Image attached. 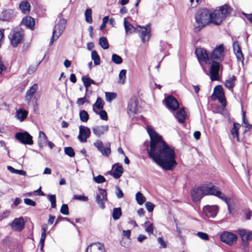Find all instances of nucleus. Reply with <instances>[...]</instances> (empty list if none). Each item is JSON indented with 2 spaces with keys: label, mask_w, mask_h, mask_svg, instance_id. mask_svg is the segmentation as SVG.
<instances>
[{
  "label": "nucleus",
  "mask_w": 252,
  "mask_h": 252,
  "mask_svg": "<svg viewBox=\"0 0 252 252\" xmlns=\"http://www.w3.org/2000/svg\"><path fill=\"white\" fill-rule=\"evenodd\" d=\"M11 17V13L7 10L3 11L0 14V19L2 21H8Z\"/></svg>",
  "instance_id": "41"
},
{
  "label": "nucleus",
  "mask_w": 252,
  "mask_h": 252,
  "mask_svg": "<svg viewBox=\"0 0 252 252\" xmlns=\"http://www.w3.org/2000/svg\"><path fill=\"white\" fill-rule=\"evenodd\" d=\"M64 153L70 157H73L75 155V152L73 148L70 147H65L64 148Z\"/></svg>",
  "instance_id": "50"
},
{
  "label": "nucleus",
  "mask_w": 252,
  "mask_h": 252,
  "mask_svg": "<svg viewBox=\"0 0 252 252\" xmlns=\"http://www.w3.org/2000/svg\"><path fill=\"white\" fill-rule=\"evenodd\" d=\"M115 193L118 198H121L124 196V194L122 189L118 186H116L115 187Z\"/></svg>",
  "instance_id": "52"
},
{
  "label": "nucleus",
  "mask_w": 252,
  "mask_h": 252,
  "mask_svg": "<svg viewBox=\"0 0 252 252\" xmlns=\"http://www.w3.org/2000/svg\"><path fill=\"white\" fill-rule=\"evenodd\" d=\"M62 16L63 15L62 13H60L59 15L58 18L59 19V21L55 25L53 31V32H54V34H55V33L57 34V36H60L65 28L66 20L63 18Z\"/></svg>",
  "instance_id": "8"
},
{
  "label": "nucleus",
  "mask_w": 252,
  "mask_h": 252,
  "mask_svg": "<svg viewBox=\"0 0 252 252\" xmlns=\"http://www.w3.org/2000/svg\"><path fill=\"white\" fill-rule=\"evenodd\" d=\"M38 89L37 84H34L26 93L25 100L29 104Z\"/></svg>",
  "instance_id": "26"
},
{
  "label": "nucleus",
  "mask_w": 252,
  "mask_h": 252,
  "mask_svg": "<svg viewBox=\"0 0 252 252\" xmlns=\"http://www.w3.org/2000/svg\"><path fill=\"white\" fill-rule=\"evenodd\" d=\"M38 64H35L34 65H31L29 67L28 69V73L32 74L37 69Z\"/></svg>",
  "instance_id": "62"
},
{
  "label": "nucleus",
  "mask_w": 252,
  "mask_h": 252,
  "mask_svg": "<svg viewBox=\"0 0 252 252\" xmlns=\"http://www.w3.org/2000/svg\"><path fill=\"white\" fill-rule=\"evenodd\" d=\"M28 114L27 111L20 109L17 110L15 117L20 122H23L27 118Z\"/></svg>",
  "instance_id": "34"
},
{
  "label": "nucleus",
  "mask_w": 252,
  "mask_h": 252,
  "mask_svg": "<svg viewBox=\"0 0 252 252\" xmlns=\"http://www.w3.org/2000/svg\"><path fill=\"white\" fill-rule=\"evenodd\" d=\"M80 120L84 123L87 122L89 118V115L88 112L84 110H81L79 113Z\"/></svg>",
  "instance_id": "42"
},
{
  "label": "nucleus",
  "mask_w": 252,
  "mask_h": 252,
  "mask_svg": "<svg viewBox=\"0 0 252 252\" xmlns=\"http://www.w3.org/2000/svg\"><path fill=\"white\" fill-rule=\"evenodd\" d=\"M108 20H109V16H105L103 18V19H102V23L101 25V26H100V30H104L105 28V27H106V24L108 22Z\"/></svg>",
  "instance_id": "58"
},
{
  "label": "nucleus",
  "mask_w": 252,
  "mask_h": 252,
  "mask_svg": "<svg viewBox=\"0 0 252 252\" xmlns=\"http://www.w3.org/2000/svg\"><path fill=\"white\" fill-rule=\"evenodd\" d=\"M73 199L85 202L87 201L88 200V198L87 196L78 194L74 195L73 197Z\"/></svg>",
  "instance_id": "53"
},
{
  "label": "nucleus",
  "mask_w": 252,
  "mask_h": 252,
  "mask_svg": "<svg viewBox=\"0 0 252 252\" xmlns=\"http://www.w3.org/2000/svg\"><path fill=\"white\" fill-rule=\"evenodd\" d=\"M48 199L50 201L51 204V207L52 208H55L56 207V197L55 195H48Z\"/></svg>",
  "instance_id": "49"
},
{
  "label": "nucleus",
  "mask_w": 252,
  "mask_h": 252,
  "mask_svg": "<svg viewBox=\"0 0 252 252\" xmlns=\"http://www.w3.org/2000/svg\"><path fill=\"white\" fill-rule=\"evenodd\" d=\"M143 226L144 227L145 231L147 232L149 235H150L153 233V231L155 227L153 223L149 221H146L143 224Z\"/></svg>",
  "instance_id": "36"
},
{
  "label": "nucleus",
  "mask_w": 252,
  "mask_h": 252,
  "mask_svg": "<svg viewBox=\"0 0 252 252\" xmlns=\"http://www.w3.org/2000/svg\"><path fill=\"white\" fill-rule=\"evenodd\" d=\"M243 126H245L246 130H249L252 128V125L249 124L248 120L246 118V112H243Z\"/></svg>",
  "instance_id": "48"
},
{
  "label": "nucleus",
  "mask_w": 252,
  "mask_h": 252,
  "mask_svg": "<svg viewBox=\"0 0 252 252\" xmlns=\"http://www.w3.org/2000/svg\"><path fill=\"white\" fill-rule=\"evenodd\" d=\"M91 57L92 60L94 61V64L95 65L100 64V57L95 50H93L92 52Z\"/></svg>",
  "instance_id": "39"
},
{
  "label": "nucleus",
  "mask_w": 252,
  "mask_h": 252,
  "mask_svg": "<svg viewBox=\"0 0 252 252\" xmlns=\"http://www.w3.org/2000/svg\"><path fill=\"white\" fill-rule=\"evenodd\" d=\"M46 233L41 234L40 240V249L41 251H43L44 242L46 238Z\"/></svg>",
  "instance_id": "59"
},
{
  "label": "nucleus",
  "mask_w": 252,
  "mask_h": 252,
  "mask_svg": "<svg viewBox=\"0 0 252 252\" xmlns=\"http://www.w3.org/2000/svg\"><path fill=\"white\" fill-rule=\"evenodd\" d=\"M145 205L147 210L149 212H152L153 211L155 207L154 204L150 202H147L145 203Z\"/></svg>",
  "instance_id": "56"
},
{
  "label": "nucleus",
  "mask_w": 252,
  "mask_h": 252,
  "mask_svg": "<svg viewBox=\"0 0 252 252\" xmlns=\"http://www.w3.org/2000/svg\"><path fill=\"white\" fill-rule=\"evenodd\" d=\"M61 213L64 215H67L69 214L68 207L67 204H63L61 208Z\"/></svg>",
  "instance_id": "54"
},
{
  "label": "nucleus",
  "mask_w": 252,
  "mask_h": 252,
  "mask_svg": "<svg viewBox=\"0 0 252 252\" xmlns=\"http://www.w3.org/2000/svg\"><path fill=\"white\" fill-rule=\"evenodd\" d=\"M235 80L236 78L234 75L229 77L224 82L225 87L229 90L232 89L234 86Z\"/></svg>",
  "instance_id": "37"
},
{
  "label": "nucleus",
  "mask_w": 252,
  "mask_h": 252,
  "mask_svg": "<svg viewBox=\"0 0 252 252\" xmlns=\"http://www.w3.org/2000/svg\"><path fill=\"white\" fill-rule=\"evenodd\" d=\"M100 118L103 120H106L107 119V115L104 110H101L99 112Z\"/></svg>",
  "instance_id": "63"
},
{
  "label": "nucleus",
  "mask_w": 252,
  "mask_h": 252,
  "mask_svg": "<svg viewBox=\"0 0 252 252\" xmlns=\"http://www.w3.org/2000/svg\"><path fill=\"white\" fill-rule=\"evenodd\" d=\"M165 102L167 107L172 110H176L179 108V104L178 101L172 95L169 96L166 98Z\"/></svg>",
  "instance_id": "17"
},
{
  "label": "nucleus",
  "mask_w": 252,
  "mask_h": 252,
  "mask_svg": "<svg viewBox=\"0 0 252 252\" xmlns=\"http://www.w3.org/2000/svg\"><path fill=\"white\" fill-rule=\"evenodd\" d=\"M19 8L23 13L28 14L30 11L31 5L27 1H23L20 3Z\"/></svg>",
  "instance_id": "33"
},
{
  "label": "nucleus",
  "mask_w": 252,
  "mask_h": 252,
  "mask_svg": "<svg viewBox=\"0 0 252 252\" xmlns=\"http://www.w3.org/2000/svg\"><path fill=\"white\" fill-rule=\"evenodd\" d=\"M109 129L108 126H96L92 127L93 133L97 137H100L101 135L107 131Z\"/></svg>",
  "instance_id": "24"
},
{
  "label": "nucleus",
  "mask_w": 252,
  "mask_h": 252,
  "mask_svg": "<svg viewBox=\"0 0 252 252\" xmlns=\"http://www.w3.org/2000/svg\"><path fill=\"white\" fill-rule=\"evenodd\" d=\"M87 101L86 97L85 96L78 98L76 103L78 106L83 105Z\"/></svg>",
  "instance_id": "60"
},
{
  "label": "nucleus",
  "mask_w": 252,
  "mask_h": 252,
  "mask_svg": "<svg viewBox=\"0 0 252 252\" xmlns=\"http://www.w3.org/2000/svg\"><path fill=\"white\" fill-rule=\"evenodd\" d=\"M220 239L222 242L232 246L236 243L237 236L230 232L225 231L220 235Z\"/></svg>",
  "instance_id": "5"
},
{
  "label": "nucleus",
  "mask_w": 252,
  "mask_h": 252,
  "mask_svg": "<svg viewBox=\"0 0 252 252\" xmlns=\"http://www.w3.org/2000/svg\"><path fill=\"white\" fill-rule=\"evenodd\" d=\"M138 110V100L135 97H133L129 100L127 106V113L132 117L137 114Z\"/></svg>",
  "instance_id": "9"
},
{
  "label": "nucleus",
  "mask_w": 252,
  "mask_h": 252,
  "mask_svg": "<svg viewBox=\"0 0 252 252\" xmlns=\"http://www.w3.org/2000/svg\"><path fill=\"white\" fill-rule=\"evenodd\" d=\"M207 195H214L225 201L229 208L227 197L225 194L220 191L217 187L211 184L202 185L193 189L191 191V196L194 201H198L203 196Z\"/></svg>",
  "instance_id": "2"
},
{
  "label": "nucleus",
  "mask_w": 252,
  "mask_h": 252,
  "mask_svg": "<svg viewBox=\"0 0 252 252\" xmlns=\"http://www.w3.org/2000/svg\"><path fill=\"white\" fill-rule=\"evenodd\" d=\"M103 100L101 97H98L95 102L93 105V111L96 114H98V112L95 110V108L99 110H102L103 108Z\"/></svg>",
  "instance_id": "32"
},
{
  "label": "nucleus",
  "mask_w": 252,
  "mask_h": 252,
  "mask_svg": "<svg viewBox=\"0 0 252 252\" xmlns=\"http://www.w3.org/2000/svg\"><path fill=\"white\" fill-rule=\"evenodd\" d=\"M7 169L12 173H15L21 175L25 176L26 172L23 170H18L14 168L13 167L10 166H7Z\"/></svg>",
  "instance_id": "46"
},
{
  "label": "nucleus",
  "mask_w": 252,
  "mask_h": 252,
  "mask_svg": "<svg viewBox=\"0 0 252 252\" xmlns=\"http://www.w3.org/2000/svg\"><path fill=\"white\" fill-rule=\"evenodd\" d=\"M233 51L236 55L238 61H241L242 63L244 62V56L238 41H235L233 45Z\"/></svg>",
  "instance_id": "22"
},
{
  "label": "nucleus",
  "mask_w": 252,
  "mask_h": 252,
  "mask_svg": "<svg viewBox=\"0 0 252 252\" xmlns=\"http://www.w3.org/2000/svg\"><path fill=\"white\" fill-rule=\"evenodd\" d=\"M220 63L213 61L210 68V78L212 81L218 80L219 79V72L220 69Z\"/></svg>",
  "instance_id": "15"
},
{
  "label": "nucleus",
  "mask_w": 252,
  "mask_h": 252,
  "mask_svg": "<svg viewBox=\"0 0 252 252\" xmlns=\"http://www.w3.org/2000/svg\"><path fill=\"white\" fill-rule=\"evenodd\" d=\"M24 203L27 205H30L32 206H34L35 205V202L29 198L24 199Z\"/></svg>",
  "instance_id": "61"
},
{
  "label": "nucleus",
  "mask_w": 252,
  "mask_h": 252,
  "mask_svg": "<svg viewBox=\"0 0 252 252\" xmlns=\"http://www.w3.org/2000/svg\"><path fill=\"white\" fill-rule=\"evenodd\" d=\"M47 139L48 138L45 133L43 131H39L37 142L38 145L40 148H43L47 144Z\"/></svg>",
  "instance_id": "27"
},
{
  "label": "nucleus",
  "mask_w": 252,
  "mask_h": 252,
  "mask_svg": "<svg viewBox=\"0 0 252 252\" xmlns=\"http://www.w3.org/2000/svg\"><path fill=\"white\" fill-rule=\"evenodd\" d=\"M138 28L140 29H137V32H138L142 41L143 43L147 42L151 36V28L150 25H147L146 26H138Z\"/></svg>",
  "instance_id": "7"
},
{
  "label": "nucleus",
  "mask_w": 252,
  "mask_h": 252,
  "mask_svg": "<svg viewBox=\"0 0 252 252\" xmlns=\"http://www.w3.org/2000/svg\"><path fill=\"white\" fill-rule=\"evenodd\" d=\"M210 15H211V23L217 25H220L224 19L221 14V11L218 9H216L212 13L210 12Z\"/></svg>",
  "instance_id": "16"
},
{
  "label": "nucleus",
  "mask_w": 252,
  "mask_h": 252,
  "mask_svg": "<svg viewBox=\"0 0 252 252\" xmlns=\"http://www.w3.org/2000/svg\"><path fill=\"white\" fill-rule=\"evenodd\" d=\"M150 137L147 153L155 162L165 170H172L177 165L174 148L169 146L151 126H147Z\"/></svg>",
  "instance_id": "1"
},
{
  "label": "nucleus",
  "mask_w": 252,
  "mask_h": 252,
  "mask_svg": "<svg viewBox=\"0 0 252 252\" xmlns=\"http://www.w3.org/2000/svg\"><path fill=\"white\" fill-rule=\"evenodd\" d=\"M187 117V115L184 109H182L177 111L175 115V117L177 119L178 121L181 123L184 122Z\"/></svg>",
  "instance_id": "31"
},
{
  "label": "nucleus",
  "mask_w": 252,
  "mask_h": 252,
  "mask_svg": "<svg viewBox=\"0 0 252 252\" xmlns=\"http://www.w3.org/2000/svg\"><path fill=\"white\" fill-rule=\"evenodd\" d=\"M197 235L201 239L204 240H208L209 239V236L207 234L202 232H198L197 233Z\"/></svg>",
  "instance_id": "57"
},
{
  "label": "nucleus",
  "mask_w": 252,
  "mask_h": 252,
  "mask_svg": "<svg viewBox=\"0 0 252 252\" xmlns=\"http://www.w3.org/2000/svg\"><path fill=\"white\" fill-rule=\"evenodd\" d=\"M82 80L83 82L84 85L86 89L89 87L91 84H95V82L89 77H82Z\"/></svg>",
  "instance_id": "40"
},
{
  "label": "nucleus",
  "mask_w": 252,
  "mask_h": 252,
  "mask_svg": "<svg viewBox=\"0 0 252 252\" xmlns=\"http://www.w3.org/2000/svg\"><path fill=\"white\" fill-rule=\"evenodd\" d=\"M112 60L113 62L116 64H120L123 62L122 58L116 54H113L112 55Z\"/></svg>",
  "instance_id": "51"
},
{
  "label": "nucleus",
  "mask_w": 252,
  "mask_h": 252,
  "mask_svg": "<svg viewBox=\"0 0 252 252\" xmlns=\"http://www.w3.org/2000/svg\"><path fill=\"white\" fill-rule=\"evenodd\" d=\"M158 241L160 244V245L162 246L163 248H166V243L162 238H161V237L158 238Z\"/></svg>",
  "instance_id": "64"
},
{
  "label": "nucleus",
  "mask_w": 252,
  "mask_h": 252,
  "mask_svg": "<svg viewBox=\"0 0 252 252\" xmlns=\"http://www.w3.org/2000/svg\"><path fill=\"white\" fill-rule=\"evenodd\" d=\"M224 56V47L222 45H220L217 46L213 50L211 55H210L211 60L222 61Z\"/></svg>",
  "instance_id": "13"
},
{
  "label": "nucleus",
  "mask_w": 252,
  "mask_h": 252,
  "mask_svg": "<svg viewBox=\"0 0 252 252\" xmlns=\"http://www.w3.org/2000/svg\"><path fill=\"white\" fill-rule=\"evenodd\" d=\"M94 181L97 183H102L105 182V178L102 175H98L96 177H94Z\"/></svg>",
  "instance_id": "55"
},
{
  "label": "nucleus",
  "mask_w": 252,
  "mask_h": 252,
  "mask_svg": "<svg viewBox=\"0 0 252 252\" xmlns=\"http://www.w3.org/2000/svg\"><path fill=\"white\" fill-rule=\"evenodd\" d=\"M136 200L137 202L139 205L143 204L146 201V198L143 194L140 192H138L135 195Z\"/></svg>",
  "instance_id": "43"
},
{
  "label": "nucleus",
  "mask_w": 252,
  "mask_h": 252,
  "mask_svg": "<svg viewBox=\"0 0 252 252\" xmlns=\"http://www.w3.org/2000/svg\"><path fill=\"white\" fill-rule=\"evenodd\" d=\"M90 135L91 130L89 127L82 125L79 126V132L77 138L80 142H86Z\"/></svg>",
  "instance_id": "12"
},
{
  "label": "nucleus",
  "mask_w": 252,
  "mask_h": 252,
  "mask_svg": "<svg viewBox=\"0 0 252 252\" xmlns=\"http://www.w3.org/2000/svg\"><path fill=\"white\" fill-rule=\"evenodd\" d=\"M94 145L103 155L105 156H108V155L110 154V149L108 148H105L102 142L100 140H96L94 143Z\"/></svg>",
  "instance_id": "25"
},
{
  "label": "nucleus",
  "mask_w": 252,
  "mask_h": 252,
  "mask_svg": "<svg viewBox=\"0 0 252 252\" xmlns=\"http://www.w3.org/2000/svg\"><path fill=\"white\" fill-rule=\"evenodd\" d=\"M126 69H122L120 72L119 75V82L120 84H124L126 78Z\"/></svg>",
  "instance_id": "45"
},
{
  "label": "nucleus",
  "mask_w": 252,
  "mask_h": 252,
  "mask_svg": "<svg viewBox=\"0 0 252 252\" xmlns=\"http://www.w3.org/2000/svg\"><path fill=\"white\" fill-rule=\"evenodd\" d=\"M214 93L220 103L224 106L225 105V99L222 86L220 85L216 86L214 89Z\"/></svg>",
  "instance_id": "19"
},
{
  "label": "nucleus",
  "mask_w": 252,
  "mask_h": 252,
  "mask_svg": "<svg viewBox=\"0 0 252 252\" xmlns=\"http://www.w3.org/2000/svg\"><path fill=\"white\" fill-rule=\"evenodd\" d=\"M210 11L207 9L199 10L195 15V22L193 24L195 31H200L204 27L211 23Z\"/></svg>",
  "instance_id": "3"
},
{
  "label": "nucleus",
  "mask_w": 252,
  "mask_h": 252,
  "mask_svg": "<svg viewBox=\"0 0 252 252\" xmlns=\"http://www.w3.org/2000/svg\"><path fill=\"white\" fill-rule=\"evenodd\" d=\"M218 10L221 11V14L224 19L229 16L232 11V8L227 5H224L219 7Z\"/></svg>",
  "instance_id": "29"
},
{
  "label": "nucleus",
  "mask_w": 252,
  "mask_h": 252,
  "mask_svg": "<svg viewBox=\"0 0 252 252\" xmlns=\"http://www.w3.org/2000/svg\"><path fill=\"white\" fill-rule=\"evenodd\" d=\"M195 54L200 64L202 63H210V55L207 53L206 50L201 48H198L195 50Z\"/></svg>",
  "instance_id": "6"
},
{
  "label": "nucleus",
  "mask_w": 252,
  "mask_h": 252,
  "mask_svg": "<svg viewBox=\"0 0 252 252\" xmlns=\"http://www.w3.org/2000/svg\"><path fill=\"white\" fill-rule=\"evenodd\" d=\"M86 252H104V248L100 243H93L87 247Z\"/></svg>",
  "instance_id": "21"
},
{
  "label": "nucleus",
  "mask_w": 252,
  "mask_h": 252,
  "mask_svg": "<svg viewBox=\"0 0 252 252\" xmlns=\"http://www.w3.org/2000/svg\"><path fill=\"white\" fill-rule=\"evenodd\" d=\"M219 211V207L217 205H207L203 207V213L207 217L215 218Z\"/></svg>",
  "instance_id": "14"
},
{
  "label": "nucleus",
  "mask_w": 252,
  "mask_h": 252,
  "mask_svg": "<svg viewBox=\"0 0 252 252\" xmlns=\"http://www.w3.org/2000/svg\"><path fill=\"white\" fill-rule=\"evenodd\" d=\"M21 24L28 28L32 29L35 24L34 19L31 17L26 16L23 19Z\"/></svg>",
  "instance_id": "28"
},
{
  "label": "nucleus",
  "mask_w": 252,
  "mask_h": 252,
  "mask_svg": "<svg viewBox=\"0 0 252 252\" xmlns=\"http://www.w3.org/2000/svg\"><path fill=\"white\" fill-rule=\"evenodd\" d=\"M99 44L103 49H107L109 48L108 41L104 37H101L99 38Z\"/></svg>",
  "instance_id": "44"
},
{
  "label": "nucleus",
  "mask_w": 252,
  "mask_h": 252,
  "mask_svg": "<svg viewBox=\"0 0 252 252\" xmlns=\"http://www.w3.org/2000/svg\"><path fill=\"white\" fill-rule=\"evenodd\" d=\"M24 226L25 222L22 217L15 219L11 224L12 229L18 231L22 230Z\"/></svg>",
  "instance_id": "20"
},
{
  "label": "nucleus",
  "mask_w": 252,
  "mask_h": 252,
  "mask_svg": "<svg viewBox=\"0 0 252 252\" xmlns=\"http://www.w3.org/2000/svg\"><path fill=\"white\" fill-rule=\"evenodd\" d=\"M107 195L106 191L104 189H100V194H97L96 197V201L98 204L99 205L101 209H103L105 208L104 201L106 200Z\"/></svg>",
  "instance_id": "23"
},
{
  "label": "nucleus",
  "mask_w": 252,
  "mask_h": 252,
  "mask_svg": "<svg viewBox=\"0 0 252 252\" xmlns=\"http://www.w3.org/2000/svg\"><path fill=\"white\" fill-rule=\"evenodd\" d=\"M237 232L242 239L243 247L244 248L248 247V242L252 239V232L244 229H239Z\"/></svg>",
  "instance_id": "10"
},
{
  "label": "nucleus",
  "mask_w": 252,
  "mask_h": 252,
  "mask_svg": "<svg viewBox=\"0 0 252 252\" xmlns=\"http://www.w3.org/2000/svg\"><path fill=\"white\" fill-rule=\"evenodd\" d=\"M15 138L22 144H33L32 137L27 132L17 133L15 134Z\"/></svg>",
  "instance_id": "11"
},
{
  "label": "nucleus",
  "mask_w": 252,
  "mask_h": 252,
  "mask_svg": "<svg viewBox=\"0 0 252 252\" xmlns=\"http://www.w3.org/2000/svg\"><path fill=\"white\" fill-rule=\"evenodd\" d=\"M240 127V125L238 123H234L233 126L231 130V134L233 138H236L237 141H239L238 131Z\"/></svg>",
  "instance_id": "35"
},
{
  "label": "nucleus",
  "mask_w": 252,
  "mask_h": 252,
  "mask_svg": "<svg viewBox=\"0 0 252 252\" xmlns=\"http://www.w3.org/2000/svg\"><path fill=\"white\" fill-rule=\"evenodd\" d=\"M85 19L86 21L91 24L93 22L92 17V10L90 8H88L86 10L85 13Z\"/></svg>",
  "instance_id": "47"
},
{
  "label": "nucleus",
  "mask_w": 252,
  "mask_h": 252,
  "mask_svg": "<svg viewBox=\"0 0 252 252\" xmlns=\"http://www.w3.org/2000/svg\"><path fill=\"white\" fill-rule=\"evenodd\" d=\"M24 37V31L19 27L12 29L8 35L10 43L14 47H17L21 42Z\"/></svg>",
  "instance_id": "4"
},
{
  "label": "nucleus",
  "mask_w": 252,
  "mask_h": 252,
  "mask_svg": "<svg viewBox=\"0 0 252 252\" xmlns=\"http://www.w3.org/2000/svg\"><path fill=\"white\" fill-rule=\"evenodd\" d=\"M122 212L120 207L114 208L113 210L112 217L114 220H118L122 216Z\"/></svg>",
  "instance_id": "38"
},
{
  "label": "nucleus",
  "mask_w": 252,
  "mask_h": 252,
  "mask_svg": "<svg viewBox=\"0 0 252 252\" xmlns=\"http://www.w3.org/2000/svg\"><path fill=\"white\" fill-rule=\"evenodd\" d=\"M124 172V168L119 163L115 164L111 169V176L114 178L119 179Z\"/></svg>",
  "instance_id": "18"
},
{
  "label": "nucleus",
  "mask_w": 252,
  "mask_h": 252,
  "mask_svg": "<svg viewBox=\"0 0 252 252\" xmlns=\"http://www.w3.org/2000/svg\"><path fill=\"white\" fill-rule=\"evenodd\" d=\"M124 24L126 34H131L134 32H137V29H135L126 19L124 20Z\"/></svg>",
  "instance_id": "30"
}]
</instances>
